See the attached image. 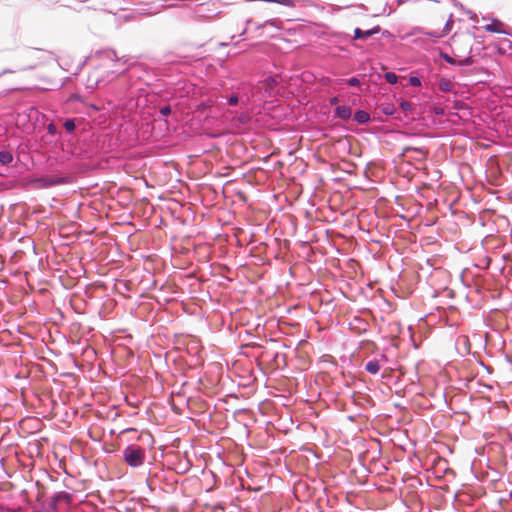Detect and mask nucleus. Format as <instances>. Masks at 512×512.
<instances>
[{"label": "nucleus", "mask_w": 512, "mask_h": 512, "mask_svg": "<svg viewBox=\"0 0 512 512\" xmlns=\"http://www.w3.org/2000/svg\"><path fill=\"white\" fill-rule=\"evenodd\" d=\"M425 21L428 25L435 28L425 34L439 39L445 37L453 28V15L442 6L434 4L429 7L426 13Z\"/></svg>", "instance_id": "obj_1"}, {"label": "nucleus", "mask_w": 512, "mask_h": 512, "mask_svg": "<svg viewBox=\"0 0 512 512\" xmlns=\"http://www.w3.org/2000/svg\"><path fill=\"white\" fill-rule=\"evenodd\" d=\"M125 462L131 467H139L144 463L145 450L137 445H129L123 451Z\"/></svg>", "instance_id": "obj_2"}, {"label": "nucleus", "mask_w": 512, "mask_h": 512, "mask_svg": "<svg viewBox=\"0 0 512 512\" xmlns=\"http://www.w3.org/2000/svg\"><path fill=\"white\" fill-rule=\"evenodd\" d=\"M47 56L48 53L40 49H32L28 51L26 54V58L28 60L26 68L34 69L36 67L43 65Z\"/></svg>", "instance_id": "obj_3"}, {"label": "nucleus", "mask_w": 512, "mask_h": 512, "mask_svg": "<svg viewBox=\"0 0 512 512\" xmlns=\"http://www.w3.org/2000/svg\"><path fill=\"white\" fill-rule=\"evenodd\" d=\"M483 29L487 32L499 33V34H507L510 32L507 29V26L498 19H494L490 24L483 26Z\"/></svg>", "instance_id": "obj_4"}, {"label": "nucleus", "mask_w": 512, "mask_h": 512, "mask_svg": "<svg viewBox=\"0 0 512 512\" xmlns=\"http://www.w3.org/2000/svg\"><path fill=\"white\" fill-rule=\"evenodd\" d=\"M441 57L449 64H452V65H459V66H468V65H471L473 63V60H472V57L471 56H467L465 58H462V59H456L450 55H448L447 53H441L440 54Z\"/></svg>", "instance_id": "obj_5"}, {"label": "nucleus", "mask_w": 512, "mask_h": 512, "mask_svg": "<svg viewBox=\"0 0 512 512\" xmlns=\"http://www.w3.org/2000/svg\"><path fill=\"white\" fill-rule=\"evenodd\" d=\"M380 31V27L379 26H376L370 30H367V31H363L361 30L360 28H356L354 30V38L355 39H366L376 33H378Z\"/></svg>", "instance_id": "obj_6"}, {"label": "nucleus", "mask_w": 512, "mask_h": 512, "mask_svg": "<svg viewBox=\"0 0 512 512\" xmlns=\"http://www.w3.org/2000/svg\"><path fill=\"white\" fill-rule=\"evenodd\" d=\"M335 114L340 119H349L352 115V110L348 106H338L335 110Z\"/></svg>", "instance_id": "obj_7"}, {"label": "nucleus", "mask_w": 512, "mask_h": 512, "mask_svg": "<svg viewBox=\"0 0 512 512\" xmlns=\"http://www.w3.org/2000/svg\"><path fill=\"white\" fill-rule=\"evenodd\" d=\"M381 366L378 360H371L366 363L365 370L371 374H377Z\"/></svg>", "instance_id": "obj_8"}, {"label": "nucleus", "mask_w": 512, "mask_h": 512, "mask_svg": "<svg viewBox=\"0 0 512 512\" xmlns=\"http://www.w3.org/2000/svg\"><path fill=\"white\" fill-rule=\"evenodd\" d=\"M354 119L356 122L364 124L370 120V116L366 111L358 110L354 115Z\"/></svg>", "instance_id": "obj_9"}, {"label": "nucleus", "mask_w": 512, "mask_h": 512, "mask_svg": "<svg viewBox=\"0 0 512 512\" xmlns=\"http://www.w3.org/2000/svg\"><path fill=\"white\" fill-rule=\"evenodd\" d=\"M13 161V155L11 152L3 150L0 151V163L2 165H8Z\"/></svg>", "instance_id": "obj_10"}, {"label": "nucleus", "mask_w": 512, "mask_h": 512, "mask_svg": "<svg viewBox=\"0 0 512 512\" xmlns=\"http://www.w3.org/2000/svg\"><path fill=\"white\" fill-rule=\"evenodd\" d=\"M70 499H71L70 494L62 491V492H58L57 494L54 495L53 502H54V505H56V503L61 502V501L69 502Z\"/></svg>", "instance_id": "obj_11"}, {"label": "nucleus", "mask_w": 512, "mask_h": 512, "mask_svg": "<svg viewBox=\"0 0 512 512\" xmlns=\"http://www.w3.org/2000/svg\"><path fill=\"white\" fill-rule=\"evenodd\" d=\"M385 80L390 83V84H395L397 83V80H398V77L395 73L393 72H387L385 73Z\"/></svg>", "instance_id": "obj_12"}, {"label": "nucleus", "mask_w": 512, "mask_h": 512, "mask_svg": "<svg viewBox=\"0 0 512 512\" xmlns=\"http://www.w3.org/2000/svg\"><path fill=\"white\" fill-rule=\"evenodd\" d=\"M251 120V117L249 114L247 113H242L238 118H237V121L241 124V125H246L250 122Z\"/></svg>", "instance_id": "obj_13"}, {"label": "nucleus", "mask_w": 512, "mask_h": 512, "mask_svg": "<svg viewBox=\"0 0 512 512\" xmlns=\"http://www.w3.org/2000/svg\"><path fill=\"white\" fill-rule=\"evenodd\" d=\"M264 84L266 86V89H272V88H274L277 85V80L275 78H273V77H268L264 81Z\"/></svg>", "instance_id": "obj_14"}, {"label": "nucleus", "mask_w": 512, "mask_h": 512, "mask_svg": "<svg viewBox=\"0 0 512 512\" xmlns=\"http://www.w3.org/2000/svg\"><path fill=\"white\" fill-rule=\"evenodd\" d=\"M411 150L418 152L421 155V158H425L427 155V152L422 148H412V147L405 148L406 152L411 151Z\"/></svg>", "instance_id": "obj_15"}, {"label": "nucleus", "mask_w": 512, "mask_h": 512, "mask_svg": "<svg viewBox=\"0 0 512 512\" xmlns=\"http://www.w3.org/2000/svg\"><path fill=\"white\" fill-rule=\"evenodd\" d=\"M64 127L67 131H73L75 129V124L72 120H67L64 124Z\"/></svg>", "instance_id": "obj_16"}, {"label": "nucleus", "mask_w": 512, "mask_h": 512, "mask_svg": "<svg viewBox=\"0 0 512 512\" xmlns=\"http://www.w3.org/2000/svg\"><path fill=\"white\" fill-rule=\"evenodd\" d=\"M238 102H239V98H238V96H237V95H235V94H234V95H232V96L228 99V103H229L230 105H237V104H238Z\"/></svg>", "instance_id": "obj_17"}, {"label": "nucleus", "mask_w": 512, "mask_h": 512, "mask_svg": "<svg viewBox=\"0 0 512 512\" xmlns=\"http://www.w3.org/2000/svg\"><path fill=\"white\" fill-rule=\"evenodd\" d=\"M347 82L350 86H358L360 84L359 79L356 77L350 78Z\"/></svg>", "instance_id": "obj_18"}, {"label": "nucleus", "mask_w": 512, "mask_h": 512, "mask_svg": "<svg viewBox=\"0 0 512 512\" xmlns=\"http://www.w3.org/2000/svg\"><path fill=\"white\" fill-rule=\"evenodd\" d=\"M410 83L413 86H419L421 84L419 78H417V77H411Z\"/></svg>", "instance_id": "obj_19"}, {"label": "nucleus", "mask_w": 512, "mask_h": 512, "mask_svg": "<svg viewBox=\"0 0 512 512\" xmlns=\"http://www.w3.org/2000/svg\"><path fill=\"white\" fill-rule=\"evenodd\" d=\"M161 113L163 115H168L171 113V108L169 106H165V107L161 108Z\"/></svg>", "instance_id": "obj_20"}, {"label": "nucleus", "mask_w": 512, "mask_h": 512, "mask_svg": "<svg viewBox=\"0 0 512 512\" xmlns=\"http://www.w3.org/2000/svg\"><path fill=\"white\" fill-rule=\"evenodd\" d=\"M410 107H411V104L409 102L404 101L401 103V108L405 111L409 110Z\"/></svg>", "instance_id": "obj_21"}, {"label": "nucleus", "mask_w": 512, "mask_h": 512, "mask_svg": "<svg viewBox=\"0 0 512 512\" xmlns=\"http://www.w3.org/2000/svg\"><path fill=\"white\" fill-rule=\"evenodd\" d=\"M384 112H385L386 114H392V112L388 111V108H385Z\"/></svg>", "instance_id": "obj_22"}, {"label": "nucleus", "mask_w": 512, "mask_h": 512, "mask_svg": "<svg viewBox=\"0 0 512 512\" xmlns=\"http://www.w3.org/2000/svg\"><path fill=\"white\" fill-rule=\"evenodd\" d=\"M384 112H385L386 114H392V112L388 111V108H385Z\"/></svg>", "instance_id": "obj_23"}]
</instances>
